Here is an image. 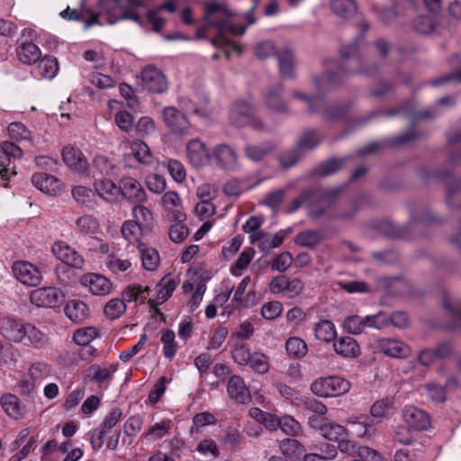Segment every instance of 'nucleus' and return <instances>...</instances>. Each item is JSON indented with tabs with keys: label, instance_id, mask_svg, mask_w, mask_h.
<instances>
[{
	"label": "nucleus",
	"instance_id": "f257e3e1",
	"mask_svg": "<svg viewBox=\"0 0 461 461\" xmlns=\"http://www.w3.org/2000/svg\"><path fill=\"white\" fill-rule=\"evenodd\" d=\"M369 28L366 20L359 23L360 33L352 44L344 46L340 50V60H328L325 64V72L321 76L312 77L313 86L318 92L314 95H308L299 91L293 93V97L303 100L309 113H321L326 121H340L347 119L349 107L340 104H330L321 94L339 86L348 77L354 74L373 76L378 71V67L371 64L363 57L359 50V41L364 32Z\"/></svg>",
	"mask_w": 461,
	"mask_h": 461
},
{
	"label": "nucleus",
	"instance_id": "f03ea898",
	"mask_svg": "<svg viewBox=\"0 0 461 461\" xmlns=\"http://www.w3.org/2000/svg\"><path fill=\"white\" fill-rule=\"evenodd\" d=\"M204 8V20L206 24L197 29V39H204L209 27H216L218 29V37L212 40V43L215 46L220 43L227 42L225 40L227 33L236 36L242 35L245 32L246 25H237L232 23L228 18L221 19L217 17L218 14H223L225 16L230 15L224 5L217 3H206Z\"/></svg>",
	"mask_w": 461,
	"mask_h": 461
},
{
	"label": "nucleus",
	"instance_id": "7ed1b4c3",
	"mask_svg": "<svg viewBox=\"0 0 461 461\" xmlns=\"http://www.w3.org/2000/svg\"><path fill=\"white\" fill-rule=\"evenodd\" d=\"M3 329L5 336L14 343H20L37 349L44 348L49 343L47 334L30 322L6 319Z\"/></svg>",
	"mask_w": 461,
	"mask_h": 461
},
{
	"label": "nucleus",
	"instance_id": "20e7f679",
	"mask_svg": "<svg viewBox=\"0 0 461 461\" xmlns=\"http://www.w3.org/2000/svg\"><path fill=\"white\" fill-rule=\"evenodd\" d=\"M230 124L237 129L250 127L258 132H269L272 127L256 114L255 105L246 100H236L229 110Z\"/></svg>",
	"mask_w": 461,
	"mask_h": 461
},
{
	"label": "nucleus",
	"instance_id": "39448f33",
	"mask_svg": "<svg viewBox=\"0 0 461 461\" xmlns=\"http://www.w3.org/2000/svg\"><path fill=\"white\" fill-rule=\"evenodd\" d=\"M276 55L281 77L284 78L294 77V54L288 49L276 50L272 41H266L258 43L255 48V55L260 59H265L272 55Z\"/></svg>",
	"mask_w": 461,
	"mask_h": 461
},
{
	"label": "nucleus",
	"instance_id": "423d86ee",
	"mask_svg": "<svg viewBox=\"0 0 461 461\" xmlns=\"http://www.w3.org/2000/svg\"><path fill=\"white\" fill-rule=\"evenodd\" d=\"M350 383L340 376L321 377L311 384L312 392L319 397H337L348 393Z\"/></svg>",
	"mask_w": 461,
	"mask_h": 461
},
{
	"label": "nucleus",
	"instance_id": "0eeeda50",
	"mask_svg": "<svg viewBox=\"0 0 461 461\" xmlns=\"http://www.w3.org/2000/svg\"><path fill=\"white\" fill-rule=\"evenodd\" d=\"M310 202L308 214L311 218L317 219L323 215L336 202L338 190L310 189Z\"/></svg>",
	"mask_w": 461,
	"mask_h": 461
},
{
	"label": "nucleus",
	"instance_id": "6e6552de",
	"mask_svg": "<svg viewBox=\"0 0 461 461\" xmlns=\"http://www.w3.org/2000/svg\"><path fill=\"white\" fill-rule=\"evenodd\" d=\"M63 299V293L51 286L35 289L30 294L31 303L37 307L54 308L60 305Z\"/></svg>",
	"mask_w": 461,
	"mask_h": 461
},
{
	"label": "nucleus",
	"instance_id": "1a4fd4ad",
	"mask_svg": "<svg viewBox=\"0 0 461 461\" xmlns=\"http://www.w3.org/2000/svg\"><path fill=\"white\" fill-rule=\"evenodd\" d=\"M22 149L14 142L5 141L0 148V176L4 181L9 179L11 174H15L14 167H11L12 160L21 158Z\"/></svg>",
	"mask_w": 461,
	"mask_h": 461
},
{
	"label": "nucleus",
	"instance_id": "9d476101",
	"mask_svg": "<svg viewBox=\"0 0 461 461\" xmlns=\"http://www.w3.org/2000/svg\"><path fill=\"white\" fill-rule=\"evenodd\" d=\"M163 121L171 131L177 135H187L190 133L191 125L185 115L173 106L163 109Z\"/></svg>",
	"mask_w": 461,
	"mask_h": 461
},
{
	"label": "nucleus",
	"instance_id": "9b49d317",
	"mask_svg": "<svg viewBox=\"0 0 461 461\" xmlns=\"http://www.w3.org/2000/svg\"><path fill=\"white\" fill-rule=\"evenodd\" d=\"M13 272L18 281L28 286L40 285L42 278L39 268L27 261H17L14 263Z\"/></svg>",
	"mask_w": 461,
	"mask_h": 461
},
{
	"label": "nucleus",
	"instance_id": "f8f14e48",
	"mask_svg": "<svg viewBox=\"0 0 461 461\" xmlns=\"http://www.w3.org/2000/svg\"><path fill=\"white\" fill-rule=\"evenodd\" d=\"M52 252L58 259L67 266L82 269L85 265L83 257L64 241L55 242L52 246Z\"/></svg>",
	"mask_w": 461,
	"mask_h": 461
},
{
	"label": "nucleus",
	"instance_id": "ddd939ff",
	"mask_svg": "<svg viewBox=\"0 0 461 461\" xmlns=\"http://www.w3.org/2000/svg\"><path fill=\"white\" fill-rule=\"evenodd\" d=\"M143 88L155 94H162L167 89V82L163 73L155 67H147L141 72Z\"/></svg>",
	"mask_w": 461,
	"mask_h": 461
},
{
	"label": "nucleus",
	"instance_id": "4468645a",
	"mask_svg": "<svg viewBox=\"0 0 461 461\" xmlns=\"http://www.w3.org/2000/svg\"><path fill=\"white\" fill-rule=\"evenodd\" d=\"M62 158L65 164L79 175H86L89 171V163L83 152L76 147L66 146L62 149Z\"/></svg>",
	"mask_w": 461,
	"mask_h": 461
},
{
	"label": "nucleus",
	"instance_id": "2eb2a0df",
	"mask_svg": "<svg viewBox=\"0 0 461 461\" xmlns=\"http://www.w3.org/2000/svg\"><path fill=\"white\" fill-rule=\"evenodd\" d=\"M217 166L226 170H235L238 167V154L235 149L228 144L216 145L211 154Z\"/></svg>",
	"mask_w": 461,
	"mask_h": 461
},
{
	"label": "nucleus",
	"instance_id": "dca6fc26",
	"mask_svg": "<svg viewBox=\"0 0 461 461\" xmlns=\"http://www.w3.org/2000/svg\"><path fill=\"white\" fill-rule=\"evenodd\" d=\"M162 205L167 212V217L170 221L184 222L186 215L184 212L181 198L174 191L166 192L161 199Z\"/></svg>",
	"mask_w": 461,
	"mask_h": 461
},
{
	"label": "nucleus",
	"instance_id": "f3484780",
	"mask_svg": "<svg viewBox=\"0 0 461 461\" xmlns=\"http://www.w3.org/2000/svg\"><path fill=\"white\" fill-rule=\"evenodd\" d=\"M80 284L87 287L93 294L99 296L110 294L113 289V285L108 278L95 273L83 275L80 277Z\"/></svg>",
	"mask_w": 461,
	"mask_h": 461
},
{
	"label": "nucleus",
	"instance_id": "a211bd4d",
	"mask_svg": "<svg viewBox=\"0 0 461 461\" xmlns=\"http://www.w3.org/2000/svg\"><path fill=\"white\" fill-rule=\"evenodd\" d=\"M229 397L237 404H247L251 401L249 389L240 375H231L227 384Z\"/></svg>",
	"mask_w": 461,
	"mask_h": 461
},
{
	"label": "nucleus",
	"instance_id": "6ab92c4d",
	"mask_svg": "<svg viewBox=\"0 0 461 461\" xmlns=\"http://www.w3.org/2000/svg\"><path fill=\"white\" fill-rule=\"evenodd\" d=\"M405 423L417 430H426L430 427V418L427 412L415 406H405L402 410Z\"/></svg>",
	"mask_w": 461,
	"mask_h": 461
},
{
	"label": "nucleus",
	"instance_id": "aec40b11",
	"mask_svg": "<svg viewBox=\"0 0 461 461\" xmlns=\"http://www.w3.org/2000/svg\"><path fill=\"white\" fill-rule=\"evenodd\" d=\"M32 185L44 194L49 195H58L62 189L61 181L48 173H34L32 176Z\"/></svg>",
	"mask_w": 461,
	"mask_h": 461
},
{
	"label": "nucleus",
	"instance_id": "412c9836",
	"mask_svg": "<svg viewBox=\"0 0 461 461\" xmlns=\"http://www.w3.org/2000/svg\"><path fill=\"white\" fill-rule=\"evenodd\" d=\"M377 349L385 356L402 358L410 354L409 347L401 340L393 339H380L376 342Z\"/></svg>",
	"mask_w": 461,
	"mask_h": 461
},
{
	"label": "nucleus",
	"instance_id": "4be33fe9",
	"mask_svg": "<svg viewBox=\"0 0 461 461\" xmlns=\"http://www.w3.org/2000/svg\"><path fill=\"white\" fill-rule=\"evenodd\" d=\"M121 194L131 203H140L146 200V192L141 185L132 177H125L121 181Z\"/></svg>",
	"mask_w": 461,
	"mask_h": 461
},
{
	"label": "nucleus",
	"instance_id": "5701e85b",
	"mask_svg": "<svg viewBox=\"0 0 461 461\" xmlns=\"http://www.w3.org/2000/svg\"><path fill=\"white\" fill-rule=\"evenodd\" d=\"M283 90V85L280 83L276 84L267 91L264 96V100L266 105L272 111L287 113L288 104L283 100L281 96Z\"/></svg>",
	"mask_w": 461,
	"mask_h": 461
},
{
	"label": "nucleus",
	"instance_id": "b1692460",
	"mask_svg": "<svg viewBox=\"0 0 461 461\" xmlns=\"http://www.w3.org/2000/svg\"><path fill=\"white\" fill-rule=\"evenodd\" d=\"M4 411L12 419L21 420L25 415V407L20 399L13 393H5L0 399Z\"/></svg>",
	"mask_w": 461,
	"mask_h": 461
},
{
	"label": "nucleus",
	"instance_id": "393cba45",
	"mask_svg": "<svg viewBox=\"0 0 461 461\" xmlns=\"http://www.w3.org/2000/svg\"><path fill=\"white\" fill-rule=\"evenodd\" d=\"M186 155L190 163L196 167L203 166L211 158L205 145L199 140H192L188 142Z\"/></svg>",
	"mask_w": 461,
	"mask_h": 461
},
{
	"label": "nucleus",
	"instance_id": "a878e982",
	"mask_svg": "<svg viewBox=\"0 0 461 461\" xmlns=\"http://www.w3.org/2000/svg\"><path fill=\"white\" fill-rule=\"evenodd\" d=\"M122 419V411L120 408L113 409L103 421L102 428L98 434V446L95 447V442L90 440L94 450H99L104 444V437L111 432L112 429L115 427Z\"/></svg>",
	"mask_w": 461,
	"mask_h": 461
},
{
	"label": "nucleus",
	"instance_id": "bb28decb",
	"mask_svg": "<svg viewBox=\"0 0 461 461\" xmlns=\"http://www.w3.org/2000/svg\"><path fill=\"white\" fill-rule=\"evenodd\" d=\"M334 351L343 357H357L360 354V347L357 340L349 336H343L334 340Z\"/></svg>",
	"mask_w": 461,
	"mask_h": 461
},
{
	"label": "nucleus",
	"instance_id": "cd10ccee",
	"mask_svg": "<svg viewBox=\"0 0 461 461\" xmlns=\"http://www.w3.org/2000/svg\"><path fill=\"white\" fill-rule=\"evenodd\" d=\"M150 292L148 285L140 284H131L127 285L122 292V297L125 303H144Z\"/></svg>",
	"mask_w": 461,
	"mask_h": 461
},
{
	"label": "nucleus",
	"instance_id": "c85d7f7f",
	"mask_svg": "<svg viewBox=\"0 0 461 461\" xmlns=\"http://www.w3.org/2000/svg\"><path fill=\"white\" fill-rule=\"evenodd\" d=\"M131 157L144 165H150L153 162L150 149L142 140H134L130 144V152L124 155V158L126 160Z\"/></svg>",
	"mask_w": 461,
	"mask_h": 461
},
{
	"label": "nucleus",
	"instance_id": "c756f323",
	"mask_svg": "<svg viewBox=\"0 0 461 461\" xmlns=\"http://www.w3.org/2000/svg\"><path fill=\"white\" fill-rule=\"evenodd\" d=\"M18 59L26 65H32L40 60L41 51L33 42H23L16 48Z\"/></svg>",
	"mask_w": 461,
	"mask_h": 461
},
{
	"label": "nucleus",
	"instance_id": "7c9ffc66",
	"mask_svg": "<svg viewBox=\"0 0 461 461\" xmlns=\"http://www.w3.org/2000/svg\"><path fill=\"white\" fill-rule=\"evenodd\" d=\"M64 311L67 317L75 323L83 322L89 315L87 304L80 300L69 301Z\"/></svg>",
	"mask_w": 461,
	"mask_h": 461
},
{
	"label": "nucleus",
	"instance_id": "2f4dec72",
	"mask_svg": "<svg viewBox=\"0 0 461 461\" xmlns=\"http://www.w3.org/2000/svg\"><path fill=\"white\" fill-rule=\"evenodd\" d=\"M117 370V365H111L110 367H101L98 365H92L86 369V376L98 384H108L113 375Z\"/></svg>",
	"mask_w": 461,
	"mask_h": 461
},
{
	"label": "nucleus",
	"instance_id": "473e14b6",
	"mask_svg": "<svg viewBox=\"0 0 461 461\" xmlns=\"http://www.w3.org/2000/svg\"><path fill=\"white\" fill-rule=\"evenodd\" d=\"M99 221L93 215L85 214L75 221V230L82 236H93L99 230Z\"/></svg>",
	"mask_w": 461,
	"mask_h": 461
},
{
	"label": "nucleus",
	"instance_id": "72a5a7b5",
	"mask_svg": "<svg viewBox=\"0 0 461 461\" xmlns=\"http://www.w3.org/2000/svg\"><path fill=\"white\" fill-rule=\"evenodd\" d=\"M95 194L107 202H113L117 199L121 194L120 186H117L113 181L108 179H100L95 182Z\"/></svg>",
	"mask_w": 461,
	"mask_h": 461
},
{
	"label": "nucleus",
	"instance_id": "f704fd0d",
	"mask_svg": "<svg viewBox=\"0 0 461 461\" xmlns=\"http://www.w3.org/2000/svg\"><path fill=\"white\" fill-rule=\"evenodd\" d=\"M138 249L143 267L149 271L156 270L160 260L158 250L145 243H140Z\"/></svg>",
	"mask_w": 461,
	"mask_h": 461
},
{
	"label": "nucleus",
	"instance_id": "c9c22d12",
	"mask_svg": "<svg viewBox=\"0 0 461 461\" xmlns=\"http://www.w3.org/2000/svg\"><path fill=\"white\" fill-rule=\"evenodd\" d=\"M177 281L174 278L164 277L157 285V302L155 300H149V303L151 306L157 303H162L166 302L173 294L177 286Z\"/></svg>",
	"mask_w": 461,
	"mask_h": 461
},
{
	"label": "nucleus",
	"instance_id": "e433bc0d",
	"mask_svg": "<svg viewBox=\"0 0 461 461\" xmlns=\"http://www.w3.org/2000/svg\"><path fill=\"white\" fill-rule=\"evenodd\" d=\"M313 330L316 339L325 343L334 342L337 335L335 325L329 320H321L316 323Z\"/></svg>",
	"mask_w": 461,
	"mask_h": 461
},
{
	"label": "nucleus",
	"instance_id": "4c0bfd02",
	"mask_svg": "<svg viewBox=\"0 0 461 461\" xmlns=\"http://www.w3.org/2000/svg\"><path fill=\"white\" fill-rule=\"evenodd\" d=\"M274 149V145L269 141L259 145L248 144L244 148V154L249 159L258 162L262 160L267 154L273 151Z\"/></svg>",
	"mask_w": 461,
	"mask_h": 461
},
{
	"label": "nucleus",
	"instance_id": "58836bf2",
	"mask_svg": "<svg viewBox=\"0 0 461 461\" xmlns=\"http://www.w3.org/2000/svg\"><path fill=\"white\" fill-rule=\"evenodd\" d=\"M285 350L290 357L301 359L306 356L308 347L303 339L294 336L285 341Z\"/></svg>",
	"mask_w": 461,
	"mask_h": 461
},
{
	"label": "nucleus",
	"instance_id": "ea45409f",
	"mask_svg": "<svg viewBox=\"0 0 461 461\" xmlns=\"http://www.w3.org/2000/svg\"><path fill=\"white\" fill-rule=\"evenodd\" d=\"M173 422L169 419H163L158 422L151 425L148 430L143 434V437L150 440L157 441L161 439L164 436L169 433Z\"/></svg>",
	"mask_w": 461,
	"mask_h": 461
},
{
	"label": "nucleus",
	"instance_id": "a19ab883",
	"mask_svg": "<svg viewBox=\"0 0 461 461\" xmlns=\"http://www.w3.org/2000/svg\"><path fill=\"white\" fill-rule=\"evenodd\" d=\"M332 12L340 17L349 18L357 13V4L354 0H330Z\"/></svg>",
	"mask_w": 461,
	"mask_h": 461
},
{
	"label": "nucleus",
	"instance_id": "79ce46f5",
	"mask_svg": "<svg viewBox=\"0 0 461 461\" xmlns=\"http://www.w3.org/2000/svg\"><path fill=\"white\" fill-rule=\"evenodd\" d=\"M37 70L42 77L46 79H52L59 71L57 59L50 56H45L42 59H40Z\"/></svg>",
	"mask_w": 461,
	"mask_h": 461
},
{
	"label": "nucleus",
	"instance_id": "37998d69",
	"mask_svg": "<svg viewBox=\"0 0 461 461\" xmlns=\"http://www.w3.org/2000/svg\"><path fill=\"white\" fill-rule=\"evenodd\" d=\"M279 448L287 457L299 458L304 455L303 446L294 438H285L280 441Z\"/></svg>",
	"mask_w": 461,
	"mask_h": 461
},
{
	"label": "nucleus",
	"instance_id": "c03bdc74",
	"mask_svg": "<svg viewBox=\"0 0 461 461\" xmlns=\"http://www.w3.org/2000/svg\"><path fill=\"white\" fill-rule=\"evenodd\" d=\"M126 308V303L122 297L113 298L104 305V313L107 319L116 320L125 312Z\"/></svg>",
	"mask_w": 461,
	"mask_h": 461
},
{
	"label": "nucleus",
	"instance_id": "a18cd8bd",
	"mask_svg": "<svg viewBox=\"0 0 461 461\" xmlns=\"http://www.w3.org/2000/svg\"><path fill=\"white\" fill-rule=\"evenodd\" d=\"M449 63L453 68H456V71L434 79L431 83L432 86H440L451 80L461 82V53L454 55L450 59Z\"/></svg>",
	"mask_w": 461,
	"mask_h": 461
},
{
	"label": "nucleus",
	"instance_id": "49530a36",
	"mask_svg": "<svg viewBox=\"0 0 461 461\" xmlns=\"http://www.w3.org/2000/svg\"><path fill=\"white\" fill-rule=\"evenodd\" d=\"M345 158H333L318 165L314 174L318 176H328L338 172L345 164Z\"/></svg>",
	"mask_w": 461,
	"mask_h": 461
},
{
	"label": "nucleus",
	"instance_id": "de8ad7c7",
	"mask_svg": "<svg viewBox=\"0 0 461 461\" xmlns=\"http://www.w3.org/2000/svg\"><path fill=\"white\" fill-rule=\"evenodd\" d=\"M163 344V355L166 358L172 359L178 348L177 342L176 341V335L172 330H166L160 338Z\"/></svg>",
	"mask_w": 461,
	"mask_h": 461
},
{
	"label": "nucleus",
	"instance_id": "09e8293b",
	"mask_svg": "<svg viewBox=\"0 0 461 461\" xmlns=\"http://www.w3.org/2000/svg\"><path fill=\"white\" fill-rule=\"evenodd\" d=\"M323 240V235L319 230H305L297 234L295 243L306 247L313 248L320 244Z\"/></svg>",
	"mask_w": 461,
	"mask_h": 461
},
{
	"label": "nucleus",
	"instance_id": "8fccbe9b",
	"mask_svg": "<svg viewBox=\"0 0 461 461\" xmlns=\"http://www.w3.org/2000/svg\"><path fill=\"white\" fill-rule=\"evenodd\" d=\"M254 255H255V251L252 248L245 249L240 254V256L238 257L235 263L230 267V273L234 276H241L242 271L249 267Z\"/></svg>",
	"mask_w": 461,
	"mask_h": 461
},
{
	"label": "nucleus",
	"instance_id": "3c124183",
	"mask_svg": "<svg viewBox=\"0 0 461 461\" xmlns=\"http://www.w3.org/2000/svg\"><path fill=\"white\" fill-rule=\"evenodd\" d=\"M257 235L258 240H262L259 245L261 250H269L282 245L285 237V230H279L273 237L267 235L265 232H258Z\"/></svg>",
	"mask_w": 461,
	"mask_h": 461
},
{
	"label": "nucleus",
	"instance_id": "603ef678",
	"mask_svg": "<svg viewBox=\"0 0 461 461\" xmlns=\"http://www.w3.org/2000/svg\"><path fill=\"white\" fill-rule=\"evenodd\" d=\"M232 358L240 366H247L253 353L250 352L249 346L244 342H236L232 349Z\"/></svg>",
	"mask_w": 461,
	"mask_h": 461
},
{
	"label": "nucleus",
	"instance_id": "864d4df0",
	"mask_svg": "<svg viewBox=\"0 0 461 461\" xmlns=\"http://www.w3.org/2000/svg\"><path fill=\"white\" fill-rule=\"evenodd\" d=\"M193 113L201 118H209L212 114V108L210 104V100L206 95L198 97L197 101H190Z\"/></svg>",
	"mask_w": 461,
	"mask_h": 461
},
{
	"label": "nucleus",
	"instance_id": "5fc2aeb1",
	"mask_svg": "<svg viewBox=\"0 0 461 461\" xmlns=\"http://www.w3.org/2000/svg\"><path fill=\"white\" fill-rule=\"evenodd\" d=\"M142 228L139 221H126L122 226V235L129 242L138 241L142 233Z\"/></svg>",
	"mask_w": 461,
	"mask_h": 461
},
{
	"label": "nucleus",
	"instance_id": "6e6d98bb",
	"mask_svg": "<svg viewBox=\"0 0 461 461\" xmlns=\"http://www.w3.org/2000/svg\"><path fill=\"white\" fill-rule=\"evenodd\" d=\"M321 435L329 440L339 441L341 438L347 437V429L335 422H327Z\"/></svg>",
	"mask_w": 461,
	"mask_h": 461
},
{
	"label": "nucleus",
	"instance_id": "4d7b16f0",
	"mask_svg": "<svg viewBox=\"0 0 461 461\" xmlns=\"http://www.w3.org/2000/svg\"><path fill=\"white\" fill-rule=\"evenodd\" d=\"M321 141V137L317 131H305L298 139L297 145L301 149L312 150L316 148Z\"/></svg>",
	"mask_w": 461,
	"mask_h": 461
},
{
	"label": "nucleus",
	"instance_id": "13d9d810",
	"mask_svg": "<svg viewBox=\"0 0 461 461\" xmlns=\"http://www.w3.org/2000/svg\"><path fill=\"white\" fill-rule=\"evenodd\" d=\"M72 196L77 203L86 207H92V199L95 196V191L86 186L78 185L72 189Z\"/></svg>",
	"mask_w": 461,
	"mask_h": 461
},
{
	"label": "nucleus",
	"instance_id": "bf43d9fd",
	"mask_svg": "<svg viewBox=\"0 0 461 461\" xmlns=\"http://www.w3.org/2000/svg\"><path fill=\"white\" fill-rule=\"evenodd\" d=\"M278 428L286 435L296 437L299 436L303 429L300 423L292 416H284L279 419Z\"/></svg>",
	"mask_w": 461,
	"mask_h": 461
},
{
	"label": "nucleus",
	"instance_id": "052dcab7",
	"mask_svg": "<svg viewBox=\"0 0 461 461\" xmlns=\"http://www.w3.org/2000/svg\"><path fill=\"white\" fill-rule=\"evenodd\" d=\"M301 148L297 145L295 148L283 152L279 157V162L283 168L294 167L302 158Z\"/></svg>",
	"mask_w": 461,
	"mask_h": 461
},
{
	"label": "nucleus",
	"instance_id": "680f3d73",
	"mask_svg": "<svg viewBox=\"0 0 461 461\" xmlns=\"http://www.w3.org/2000/svg\"><path fill=\"white\" fill-rule=\"evenodd\" d=\"M248 365L258 374H266L269 370L268 357L260 352H254Z\"/></svg>",
	"mask_w": 461,
	"mask_h": 461
},
{
	"label": "nucleus",
	"instance_id": "e2e57ef3",
	"mask_svg": "<svg viewBox=\"0 0 461 461\" xmlns=\"http://www.w3.org/2000/svg\"><path fill=\"white\" fill-rule=\"evenodd\" d=\"M8 134L11 140L15 141L27 140L31 138V131L23 123L18 122L9 124Z\"/></svg>",
	"mask_w": 461,
	"mask_h": 461
},
{
	"label": "nucleus",
	"instance_id": "0e129e2a",
	"mask_svg": "<svg viewBox=\"0 0 461 461\" xmlns=\"http://www.w3.org/2000/svg\"><path fill=\"white\" fill-rule=\"evenodd\" d=\"M132 216L134 218L133 221H139L142 227L149 226L153 221V215L150 210L141 204H136L132 208Z\"/></svg>",
	"mask_w": 461,
	"mask_h": 461
},
{
	"label": "nucleus",
	"instance_id": "69168bd1",
	"mask_svg": "<svg viewBox=\"0 0 461 461\" xmlns=\"http://www.w3.org/2000/svg\"><path fill=\"white\" fill-rule=\"evenodd\" d=\"M93 167L95 170H97L101 175L110 176L113 173L115 168V165L107 157L104 155H97L95 157L93 160Z\"/></svg>",
	"mask_w": 461,
	"mask_h": 461
},
{
	"label": "nucleus",
	"instance_id": "338daca9",
	"mask_svg": "<svg viewBox=\"0 0 461 461\" xmlns=\"http://www.w3.org/2000/svg\"><path fill=\"white\" fill-rule=\"evenodd\" d=\"M51 374V367L45 362H36L29 369V375L33 381L42 380Z\"/></svg>",
	"mask_w": 461,
	"mask_h": 461
},
{
	"label": "nucleus",
	"instance_id": "774afa93",
	"mask_svg": "<svg viewBox=\"0 0 461 461\" xmlns=\"http://www.w3.org/2000/svg\"><path fill=\"white\" fill-rule=\"evenodd\" d=\"M343 327L350 334H360L365 330L364 319L358 315H351L344 320Z\"/></svg>",
	"mask_w": 461,
	"mask_h": 461
}]
</instances>
